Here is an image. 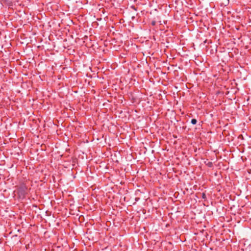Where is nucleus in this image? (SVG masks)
Instances as JSON below:
<instances>
[{
	"mask_svg": "<svg viewBox=\"0 0 251 251\" xmlns=\"http://www.w3.org/2000/svg\"><path fill=\"white\" fill-rule=\"evenodd\" d=\"M207 165H208L209 167H212V162H208V163Z\"/></svg>",
	"mask_w": 251,
	"mask_h": 251,
	"instance_id": "nucleus-4",
	"label": "nucleus"
},
{
	"mask_svg": "<svg viewBox=\"0 0 251 251\" xmlns=\"http://www.w3.org/2000/svg\"><path fill=\"white\" fill-rule=\"evenodd\" d=\"M202 199H206V195H205L204 193H203L202 194Z\"/></svg>",
	"mask_w": 251,
	"mask_h": 251,
	"instance_id": "nucleus-3",
	"label": "nucleus"
},
{
	"mask_svg": "<svg viewBox=\"0 0 251 251\" xmlns=\"http://www.w3.org/2000/svg\"><path fill=\"white\" fill-rule=\"evenodd\" d=\"M191 123L193 124V125H195L197 124V121L196 119H192L191 120Z\"/></svg>",
	"mask_w": 251,
	"mask_h": 251,
	"instance_id": "nucleus-2",
	"label": "nucleus"
},
{
	"mask_svg": "<svg viewBox=\"0 0 251 251\" xmlns=\"http://www.w3.org/2000/svg\"><path fill=\"white\" fill-rule=\"evenodd\" d=\"M27 189L25 187H20L18 190V194L20 197L24 198L26 194Z\"/></svg>",
	"mask_w": 251,
	"mask_h": 251,
	"instance_id": "nucleus-1",
	"label": "nucleus"
}]
</instances>
